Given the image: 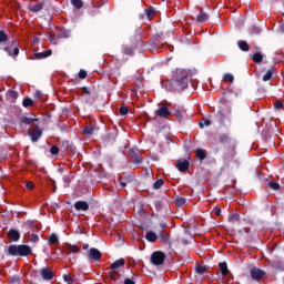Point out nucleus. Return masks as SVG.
I'll return each mask as SVG.
<instances>
[{
  "label": "nucleus",
  "mask_w": 284,
  "mask_h": 284,
  "mask_svg": "<svg viewBox=\"0 0 284 284\" xmlns=\"http://www.w3.org/2000/svg\"><path fill=\"white\" fill-rule=\"evenodd\" d=\"M26 187H27V190H34V183L33 182H28L26 184Z\"/></svg>",
  "instance_id": "56"
},
{
  "label": "nucleus",
  "mask_w": 284,
  "mask_h": 284,
  "mask_svg": "<svg viewBox=\"0 0 284 284\" xmlns=\"http://www.w3.org/2000/svg\"><path fill=\"white\" fill-rule=\"evenodd\" d=\"M175 116H176V120L179 121V123H185L186 119L185 118V113H182L181 110H175Z\"/></svg>",
  "instance_id": "26"
},
{
  "label": "nucleus",
  "mask_w": 284,
  "mask_h": 284,
  "mask_svg": "<svg viewBox=\"0 0 284 284\" xmlns=\"http://www.w3.org/2000/svg\"><path fill=\"white\" fill-rule=\"evenodd\" d=\"M195 272H196V274L203 275V274H205V272H207V267L205 265L197 264L195 266Z\"/></svg>",
  "instance_id": "32"
},
{
  "label": "nucleus",
  "mask_w": 284,
  "mask_h": 284,
  "mask_svg": "<svg viewBox=\"0 0 284 284\" xmlns=\"http://www.w3.org/2000/svg\"><path fill=\"white\" fill-rule=\"evenodd\" d=\"M124 284H136V282H134V280H132V278L126 277L124 280Z\"/></svg>",
  "instance_id": "58"
},
{
  "label": "nucleus",
  "mask_w": 284,
  "mask_h": 284,
  "mask_svg": "<svg viewBox=\"0 0 284 284\" xmlns=\"http://www.w3.org/2000/svg\"><path fill=\"white\" fill-rule=\"evenodd\" d=\"M143 32L141 29L135 30L134 32V39L131 40V47L128 44L122 45V53L125 54L126 57H134V50L139 48V45H145V42L141 39Z\"/></svg>",
  "instance_id": "3"
},
{
  "label": "nucleus",
  "mask_w": 284,
  "mask_h": 284,
  "mask_svg": "<svg viewBox=\"0 0 284 284\" xmlns=\"http://www.w3.org/2000/svg\"><path fill=\"white\" fill-rule=\"evenodd\" d=\"M77 252H81V247L77 245H68L67 254H77Z\"/></svg>",
  "instance_id": "30"
},
{
  "label": "nucleus",
  "mask_w": 284,
  "mask_h": 284,
  "mask_svg": "<svg viewBox=\"0 0 284 284\" xmlns=\"http://www.w3.org/2000/svg\"><path fill=\"white\" fill-rule=\"evenodd\" d=\"M63 281L65 283H74V280L72 278V275H68V274L63 275Z\"/></svg>",
  "instance_id": "50"
},
{
  "label": "nucleus",
  "mask_w": 284,
  "mask_h": 284,
  "mask_svg": "<svg viewBox=\"0 0 284 284\" xmlns=\"http://www.w3.org/2000/svg\"><path fill=\"white\" fill-rule=\"evenodd\" d=\"M24 227H27V232H30V230H36L37 232H39V224L34 223V221L28 220L24 223Z\"/></svg>",
  "instance_id": "18"
},
{
  "label": "nucleus",
  "mask_w": 284,
  "mask_h": 284,
  "mask_svg": "<svg viewBox=\"0 0 284 284\" xmlns=\"http://www.w3.org/2000/svg\"><path fill=\"white\" fill-rule=\"evenodd\" d=\"M10 283H11V284H19V283H21V277L17 276V275H13V276L10 278Z\"/></svg>",
  "instance_id": "48"
},
{
  "label": "nucleus",
  "mask_w": 284,
  "mask_h": 284,
  "mask_svg": "<svg viewBox=\"0 0 284 284\" xmlns=\"http://www.w3.org/2000/svg\"><path fill=\"white\" fill-rule=\"evenodd\" d=\"M219 143L224 148V160L234 159V154H236V140L230 133H221L219 135Z\"/></svg>",
  "instance_id": "2"
},
{
  "label": "nucleus",
  "mask_w": 284,
  "mask_h": 284,
  "mask_svg": "<svg viewBox=\"0 0 284 284\" xmlns=\"http://www.w3.org/2000/svg\"><path fill=\"white\" fill-rule=\"evenodd\" d=\"M7 41H8V36H7L6 31L0 30V44L7 43Z\"/></svg>",
  "instance_id": "40"
},
{
  "label": "nucleus",
  "mask_w": 284,
  "mask_h": 284,
  "mask_svg": "<svg viewBox=\"0 0 284 284\" xmlns=\"http://www.w3.org/2000/svg\"><path fill=\"white\" fill-rule=\"evenodd\" d=\"M88 247H90L89 244H83V250H88Z\"/></svg>",
  "instance_id": "64"
},
{
  "label": "nucleus",
  "mask_w": 284,
  "mask_h": 284,
  "mask_svg": "<svg viewBox=\"0 0 284 284\" xmlns=\"http://www.w3.org/2000/svg\"><path fill=\"white\" fill-rule=\"evenodd\" d=\"M50 183L52 185V192H57V183L54 182V180L50 179Z\"/></svg>",
  "instance_id": "57"
},
{
  "label": "nucleus",
  "mask_w": 284,
  "mask_h": 284,
  "mask_svg": "<svg viewBox=\"0 0 284 284\" xmlns=\"http://www.w3.org/2000/svg\"><path fill=\"white\" fill-rule=\"evenodd\" d=\"M42 281H52L54 278V272L50 267H43L40 270Z\"/></svg>",
  "instance_id": "10"
},
{
  "label": "nucleus",
  "mask_w": 284,
  "mask_h": 284,
  "mask_svg": "<svg viewBox=\"0 0 284 284\" xmlns=\"http://www.w3.org/2000/svg\"><path fill=\"white\" fill-rule=\"evenodd\" d=\"M154 205H155V210L158 212H161V210H163V205L165 204L162 201H155Z\"/></svg>",
  "instance_id": "45"
},
{
  "label": "nucleus",
  "mask_w": 284,
  "mask_h": 284,
  "mask_svg": "<svg viewBox=\"0 0 284 284\" xmlns=\"http://www.w3.org/2000/svg\"><path fill=\"white\" fill-rule=\"evenodd\" d=\"M82 94H92V91H90V89H88V87H82Z\"/></svg>",
  "instance_id": "55"
},
{
  "label": "nucleus",
  "mask_w": 284,
  "mask_h": 284,
  "mask_svg": "<svg viewBox=\"0 0 284 284\" xmlns=\"http://www.w3.org/2000/svg\"><path fill=\"white\" fill-rule=\"evenodd\" d=\"M151 263L153 265H163L165 263V253L162 251H155L151 255Z\"/></svg>",
  "instance_id": "6"
},
{
  "label": "nucleus",
  "mask_w": 284,
  "mask_h": 284,
  "mask_svg": "<svg viewBox=\"0 0 284 284\" xmlns=\"http://www.w3.org/2000/svg\"><path fill=\"white\" fill-rule=\"evenodd\" d=\"M230 223H236L241 221V215L239 213H233L229 216Z\"/></svg>",
  "instance_id": "35"
},
{
  "label": "nucleus",
  "mask_w": 284,
  "mask_h": 284,
  "mask_svg": "<svg viewBox=\"0 0 284 284\" xmlns=\"http://www.w3.org/2000/svg\"><path fill=\"white\" fill-rule=\"evenodd\" d=\"M30 136H31L32 143H37V141H39L41 136H43V130L40 129L39 126H36V131L30 133Z\"/></svg>",
  "instance_id": "14"
},
{
  "label": "nucleus",
  "mask_w": 284,
  "mask_h": 284,
  "mask_svg": "<svg viewBox=\"0 0 284 284\" xmlns=\"http://www.w3.org/2000/svg\"><path fill=\"white\" fill-rule=\"evenodd\" d=\"M268 187H271V190H281V184H278V182H274V181H271L268 182Z\"/></svg>",
  "instance_id": "41"
},
{
  "label": "nucleus",
  "mask_w": 284,
  "mask_h": 284,
  "mask_svg": "<svg viewBox=\"0 0 284 284\" xmlns=\"http://www.w3.org/2000/svg\"><path fill=\"white\" fill-rule=\"evenodd\" d=\"M71 3L73 7L77 8V10H81L83 8V1L82 0H71Z\"/></svg>",
  "instance_id": "37"
},
{
  "label": "nucleus",
  "mask_w": 284,
  "mask_h": 284,
  "mask_svg": "<svg viewBox=\"0 0 284 284\" xmlns=\"http://www.w3.org/2000/svg\"><path fill=\"white\" fill-rule=\"evenodd\" d=\"M252 61L255 63H262L263 62V53L256 52L252 55Z\"/></svg>",
  "instance_id": "31"
},
{
  "label": "nucleus",
  "mask_w": 284,
  "mask_h": 284,
  "mask_svg": "<svg viewBox=\"0 0 284 284\" xmlns=\"http://www.w3.org/2000/svg\"><path fill=\"white\" fill-rule=\"evenodd\" d=\"M52 55V50H47L42 52L34 53V59H48V57Z\"/></svg>",
  "instance_id": "19"
},
{
  "label": "nucleus",
  "mask_w": 284,
  "mask_h": 284,
  "mask_svg": "<svg viewBox=\"0 0 284 284\" xmlns=\"http://www.w3.org/2000/svg\"><path fill=\"white\" fill-rule=\"evenodd\" d=\"M101 251L99 248L91 247L89 250L88 258L91 261V263H98V261H101Z\"/></svg>",
  "instance_id": "9"
},
{
  "label": "nucleus",
  "mask_w": 284,
  "mask_h": 284,
  "mask_svg": "<svg viewBox=\"0 0 284 284\" xmlns=\"http://www.w3.org/2000/svg\"><path fill=\"white\" fill-rule=\"evenodd\" d=\"M70 30H65V29H60L58 32V39H70Z\"/></svg>",
  "instance_id": "24"
},
{
  "label": "nucleus",
  "mask_w": 284,
  "mask_h": 284,
  "mask_svg": "<svg viewBox=\"0 0 284 284\" xmlns=\"http://www.w3.org/2000/svg\"><path fill=\"white\" fill-rule=\"evenodd\" d=\"M240 234H250V229L244 227V229L240 230Z\"/></svg>",
  "instance_id": "61"
},
{
  "label": "nucleus",
  "mask_w": 284,
  "mask_h": 284,
  "mask_svg": "<svg viewBox=\"0 0 284 284\" xmlns=\"http://www.w3.org/2000/svg\"><path fill=\"white\" fill-rule=\"evenodd\" d=\"M129 112H130V109L128 106L123 105V106L120 108L121 116L128 115Z\"/></svg>",
  "instance_id": "44"
},
{
  "label": "nucleus",
  "mask_w": 284,
  "mask_h": 284,
  "mask_svg": "<svg viewBox=\"0 0 284 284\" xmlns=\"http://www.w3.org/2000/svg\"><path fill=\"white\" fill-rule=\"evenodd\" d=\"M251 277L253 278V281H258L261 278H263V276H265V271L258 268V267H254L251 270Z\"/></svg>",
  "instance_id": "11"
},
{
  "label": "nucleus",
  "mask_w": 284,
  "mask_h": 284,
  "mask_svg": "<svg viewBox=\"0 0 284 284\" xmlns=\"http://www.w3.org/2000/svg\"><path fill=\"white\" fill-rule=\"evenodd\" d=\"M237 45H239L240 50H242V52H250V44L247 43V41L240 40L237 42Z\"/></svg>",
  "instance_id": "23"
},
{
  "label": "nucleus",
  "mask_w": 284,
  "mask_h": 284,
  "mask_svg": "<svg viewBox=\"0 0 284 284\" xmlns=\"http://www.w3.org/2000/svg\"><path fill=\"white\" fill-rule=\"evenodd\" d=\"M224 83H234V75L232 73H225L223 75Z\"/></svg>",
  "instance_id": "34"
},
{
  "label": "nucleus",
  "mask_w": 284,
  "mask_h": 284,
  "mask_svg": "<svg viewBox=\"0 0 284 284\" xmlns=\"http://www.w3.org/2000/svg\"><path fill=\"white\" fill-rule=\"evenodd\" d=\"M32 254V247L28 244H11L8 246L9 256L28 257Z\"/></svg>",
  "instance_id": "4"
},
{
  "label": "nucleus",
  "mask_w": 284,
  "mask_h": 284,
  "mask_svg": "<svg viewBox=\"0 0 284 284\" xmlns=\"http://www.w3.org/2000/svg\"><path fill=\"white\" fill-rule=\"evenodd\" d=\"M129 154L133 159V163H143V158H141V155H139V153L134 149H130Z\"/></svg>",
  "instance_id": "17"
},
{
  "label": "nucleus",
  "mask_w": 284,
  "mask_h": 284,
  "mask_svg": "<svg viewBox=\"0 0 284 284\" xmlns=\"http://www.w3.org/2000/svg\"><path fill=\"white\" fill-rule=\"evenodd\" d=\"M55 37H57V36H55L54 33H52V34L50 36L51 41H54Z\"/></svg>",
  "instance_id": "63"
},
{
  "label": "nucleus",
  "mask_w": 284,
  "mask_h": 284,
  "mask_svg": "<svg viewBox=\"0 0 284 284\" xmlns=\"http://www.w3.org/2000/svg\"><path fill=\"white\" fill-rule=\"evenodd\" d=\"M94 130H95V128L93 125L85 126L83 129V134H87V135L94 134Z\"/></svg>",
  "instance_id": "38"
},
{
  "label": "nucleus",
  "mask_w": 284,
  "mask_h": 284,
  "mask_svg": "<svg viewBox=\"0 0 284 284\" xmlns=\"http://www.w3.org/2000/svg\"><path fill=\"white\" fill-rule=\"evenodd\" d=\"M156 114L158 116H160V119H168V116L172 115V112H170V109H168V106H161L156 110Z\"/></svg>",
  "instance_id": "15"
},
{
  "label": "nucleus",
  "mask_w": 284,
  "mask_h": 284,
  "mask_svg": "<svg viewBox=\"0 0 284 284\" xmlns=\"http://www.w3.org/2000/svg\"><path fill=\"white\" fill-rule=\"evenodd\" d=\"M213 212H214L215 216H221V209L220 207H214Z\"/></svg>",
  "instance_id": "59"
},
{
  "label": "nucleus",
  "mask_w": 284,
  "mask_h": 284,
  "mask_svg": "<svg viewBox=\"0 0 284 284\" xmlns=\"http://www.w3.org/2000/svg\"><path fill=\"white\" fill-rule=\"evenodd\" d=\"M47 3H48V1H40L36 4H31L28 7V11L37 14V12H41V10H48Z\"/></svg>",
  "instance_id": "8"
},
{
  "label": "nucleus",
  "mask_w": 284,
  "mask_h": 284,
  "mask_svg": "<svg viewBox=\"0 0 284 284\" xmlns=\"http://www.w3.org/2000/svg\"><path fill=\"white\" fill-rule=\"evenodd\" d=\"M57 243H59V235H57L55 233H51L48 240V244L57 245Z\"/></svg>",
  "instance_id": "27"
},
{
  "label": "nucleus",
  "mask_w": 284,
  "mask_h": 284,
  "mask_svg": "<svg viewBox=\"0 0 284 284\" xmlns=\"http://www.w3.org/2000/svg\"><path fill=\"white\" fill-rule=\"evenodd\" d=\"M8 239L9 241H12L13 243H17L19 239H21V233L14 229H10L8 232Z\"/></svg>",
  "instance_id": "13"
},
{
  "label": "nucleus",
  "mask_w": 284,
  "mask_h": 284,
  "mask_svg": "<svg viewBox=\"0 0 284 284\" xmlns=\"http://www.w3.org/2000/svg\"><path fill=\"white\" fill-rule=\"evenodd\" d=\"M120 186L128 187V182H123V178H120Z\"/></svg>",
  "instance_id": "62"
},
{
  "label": "nucleus",
  "mask_w": 284,
  "mask_h": 284,
  "mask_svg": "<svg viewBox=\"0 0 284 284\" xmlns=\"http://www.w3.org/2000/svg\"><path fill=\"white\" fill-rule=\"evenodd\" d=\"M59 152H60L59 146L53 145L50 148V154H52V156H57V154H59Z\"/></svg>",
  "instance_id": "43"
},
{
  "label": "nucleus",
  "mask_w": 284,
  "mask_h": 284,
  "mask_svg": "<svg viewBox=\"0 0 284 284\" xmlns=\"http://www.w3.org/2000/svg\"><path fill=\"white\" fill-rule=\"evenodd\" d=\"M186 203L185 197H176L175 199V205H178V207H183V205Z\"/></svg>",
  "instance_id": "39"
},
{
  "label": "nucleus",
  "mask_w": 284,
  "mask_h": 284,
  "mask_svg": "<svg viewBox=\"0 0 284 284\" xmlns=\"http://www.w3.org/2000/svg\"><path fill=\"white\" fill-rule=\"evenodd\" d=\"M3 50L9 57H19V45L17 44V40H12L9 45L3 48Z\"/></svg>",
  "instance_id": "7"
},
{
  "label": "nucleus",
  "mask_w": 284,
  "mask_h": 284,
  "mask_svg": "<svg viewBox=\"0 0 284 284\" xmlns=\"http://www.w3.org/2000/svg\"><path fill=\"white\" fill-rule=\"evenodd\" d=\"M123 265H125V258H119L116 261H114L111 264V270H119V267H123Z\"/></svg>",
  "instance_id": "21"
},
{
  "label": "nucleus",
  "mask_w": 284,
  "mask_h": 284,
  "mask_svg": "<svg viewBox=\"0 0 284 284\" xmlns=\"http://www.w3.org/2000/svg\"><path fill=\"white\" fill-rule=\"evenodd\" d=\"M202 121H203V122H200V123H199V125H200L201 129L205 128V125H206V126L212 125V121H210V120H207V119H205V118H203Z\"/></svg>",
  "instance_id": "42"
},
{
  "label": "nucleus",
  "mask_w": 284,
  "mask_h": 284,
  "mask_svg": "<svg viewBox=\"0 0 284 284\" xmlns=\"http://www.w3.org/2000/svg\"><path fill=\"white\" fill-rule=\"evenodd\" d=\"M219 267L222 276H227L230 274V268H227V262H220Z\"/></svg>",
  "instance_id": "20"
},
{
  "label": "nucleus",
  "mask_w": 284,
  "mask_h": 284,
  "mask_svg": "<svg viewBox=\"0 0 284 284\" xmlns=\"http://www.w3.org/2000/svg\"><path fill=\"white\" fill-rule=\"evenodd\" d=\"M207 19H210V16L207 13H205V12H201L196 17L197 23H205V21H207Z\"/></svg>",
  "instance_id": "28"
},
{
  "label": "nucleus",
  "mask_w": 284,
  "mask_h": 284,
  "mask_svg": "<svg viewBox=\"0 0 284 284\" xmlns=\"http://www.w3.org/2000/svg\"><path fill=\"white\" fill-rule=\"evenodd\" d=\"M274 108L275 110H283L284 108L283 101L275 102Z\"/></svg>",
  "instance_id": "51"
},
{
  "label": "nucleus",
  "mask_w": 284,
  "mask_h": 284,
  "mask_svg": "<svg viewBox=\"0 0 284 284\" xmlns=\"http://www.w3.org/2000/svg\"><path fill=\"white\" fill-rule=\"evenodd\" d=\"M79 79H87L88 78V72L83 69H81L79 71V74H78Z\"/></svg>",
  "instance_id": "49"
},
{
  "label": "nucleus",
  "mask_w": 284,
  "mask_h": 284,
  "mask_svg": "<svg viewBox=\"0 0 284 284\" xmlns=\"http://www.w3.org/2000/svg\"><path fill=\"white\" fill-rule=\"evenodd\" d=\"M158 116H159V115H155L154 118H152V116H150L149 114H145V119H146L148 121H156Z\"/></svg>",
  "instance_id": "60"
},
{
  "label": "nucleus",
  "mask_w": 284,
  "mask_h": 284,
  "mask_svg": "<svg viewBox=\"0 0 284 284\" xmlns=\"http://www.w3.org/2000/svg\"><path fill=\"white\" fill-rule=\"evenodd\" d=\"M156 14V11L154 9L150 8L146 10V17L150 19L151 17H154Z\"/></svg>",
  "instance_id": "52"
},
{
  "label": "nucleus",
  "mask_w": 284,
  "mask_h": 284,
  "mask_svg": "<svg viewBox=\"0 0 284 284\" xmlns=\"http://www.w3.org/2000/svg\"><path fill=\"white\" fill-rule=\"evenodd\" d=\"M176 168L179 172H187L190 170V162L187 160H179Z\"/></svg>",
  "instance_id": "16"
},
{
  "label": "nucleus",
  "mask_w": 284,
  "mask_h": 284,
  "mask_svg": "<svg viewBox=\"0 0 284 284\" xmlns=\"http://www.w3.org/2000/svg\"><path fill=\"white\" fill-rule=\"evenodd\" d=\"M23 108H32L34 105V101L30 98H24L22 101Z\"/></svg>",
  "instance_id": "33"
},
{
  "label": "nucleus",
  "mask_w": 284,
  "mask_h": 284,
  "mask_svg": "<svg viewBox=\"0 0 284 284\" xmlns=\"http://www.w3.org/2000/svg\"><path fill=\"white\" fill-rule=\"evenodd\" d=\"M34 98L38 99V100L43 99V92H41V91H36V92H34Z\"/></svg>",
  "instance_id": "54"
},
{
  "label": "nucleus",
  "mask_w": 284,
  "mask_h": 284,
  "mask_svg": "<svg viewBox=\"0 0 284 284\" xmlns=\"http://www.w3.org/2000/svg\"><path fill=\"white\" fill-rule=\"evenodd\" d=\"M29 241H30V243H39V235L32 233V234L29 236Z\"/></svg>",
  "instance_id": "46"
},
{
  "label": "nucleus",
  "mask_w": 284,
  "mask_h": 284,
  "mask_svg": "<svg viewBox=\"0 0 284 284\" xmlns=\"http://www.w3.org/2000/svg\"><path fill=\"white\" fill-rule=\"evenodd\" d=\"M272 70H268L262 78L263 81H270L272 79Z\"/></svg>",
  "instance_id": "47"
},
{
  "label": "nucleus",
  "mask_w": 284,
  "mask_h": 284,
  "mask_svg": "<svg viewBox=\"0 0 284 284\" xmlns=\"http://www.w3.org/2000/svg\"><path fill=\"white\" fill-rule=\"evenodd\" d=\"M74 207L78 212H88V210H90V204L85 201H77Z\"/></svg>",
  "instance_id": "12"
},
{
  "label": "nucleus",
  "mask_w": 284,
  "mask_h": 284,
  "mask_svg": "<svg viewBox=\"0 0 284 284\" xmlns=\"http://www.w3.org/2000/svg\"><path fill=\"white\" fill-rule=\"evenodd\" d=\"M195 156H196V159H199L200 161H205V159L207 158V154H205V150H203V149H196V151H195Z\"/></svg>",
  "instance_id": "25"
},
{
  "label": "nucleus",
  "mask_w": 284,
  "mask_h": 284,
  "mask_svg": "<svg viewBox=\"0 0 284 284\" xmlns=\"http://www.w3.org/2000/svg\"><path fill=\"white\" fill-rule=\"evenodd\" d=\"M34 121H39V119L28 118V116L21 118V123H23L24 125H32V123H34Z\"/></svg>",
  "instance_id": "29"
},
{
  "label": "nucleus",
  "mask_w": 284,
  "mask_h": 284,
  "mask_svg": "<svg viewBox=\"0 0 284 284\" xmlns=\"http://www.w3.org/2000/svg\"><path fill=\"white\" fill-rule=\"evenodd\" d=\"M190 85V71L185 69H176L173 72V81L172 87L175 92H183V90H187Z\"/></svg>",
  "instance_id": "1"
},
{
  "label": "nucleus",
  "mask_w": 284,
  "mask_h": 284,
  "mask_svg": "<svg viewBox=\"0 0 284 284\" xmlns=\"http://www.w3.org/2000/svg\"><path fill=\"white\" fill-rule=\"evenodd\" d=\"M164 184H165V181H163V179H159L153 183V187L154 190H161V187H163Z\"/></svg>",
  "instance_id": "36"
},
{
  "label": "nucleus",
  "mask_w": 284,
  "mask_h": 284,
  "mask_svg": "<svg viewBox=\"0 0 284 284\" xmlns=\"http://www.w3.org/2000/svg\"><path fill=\"white\" fill-rule=\"evenodd\" d=\"M145 239L146 241H149V243H156V240L159 237L156 236V233H154V231H149L145 234Z\"/></svg>",
  "instance_id": "22"
},
{
  "label": "nucleus",
  "mask_w": 284,
  "mask_h": 284,
  "mask_svg": "<svg viewBox=\"0 0 284 284\" xmlns=\"http://www.w3.org/2000/svg\"><path fill=\"white\" fill-rule=\"evenodd\" d=\"M160 226L158 227V236L160 239V243H170V234L163 233L165 232V227H168V223L163 220H159Z\"/></svg>",
  "instance_id": "5"
},
{
  "label": "nucleus",
  "mask_w": 284,
  "mask_h": 284,
  "mask_svg": "<svg viewBox=\"0 0 284 284\" xmlns=\"http://www.w3.org/2000/svg\"><path fill=\"white\" fill-rule=\"evenodd\" d=\"M9 97H11V99H18L19 93L14 90H10L9 91Z\"/></svg>",
  "instance_id": "53"
}]
</instances>
